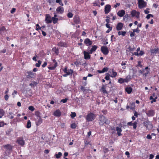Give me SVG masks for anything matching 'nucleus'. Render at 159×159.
I'll return each instance as SVG.
<instances>
[{
  "instance_id": "ddd939ff",
  "label": "nucleus",
  "mask_w": 159,
  "mask_h": 159,
  "mask_svg": "<svg viewBox=\"0 0 159 159\" xmlns=\"http://www.w3.org/2000/svg\"><path fill=\"white\" fill-rule=\"evenodd\" d=\"M45 21L47 24L50 23L52 22V18L50 15L48 14L46 15Z\"/></svg>"
},
{
  "instance_id": "5fc2aeb1",
  "label": "nucleus",
  "mask_w": 159,
  "mask_h": 159,
  "mask_svg": "<svg viewBox=\"0 0 159 159\" xmlns=\"http://www.w3.org/2000/svg\"><path fill=\"white\" fill-rule=\"evenodd\" d=\"M36 30H40L41 31H42V30H41V27L39 26V25L38 24H37L36 25Z\"/></svg>"
},
{
  "instance_id": "2eb2a0df",
  "label": "nucleus",
  "mask_w": 159,
  "mask_h": 159,
  "mask_svg": "<svg viewBox=\"0 0 159 159\" xmlns=\"http://www.w3.org/2000/svg\"><path fill=\"white\" fill-rule=\"evenodd\" d=\"M53 62L54 63V66H51L48 67V68L50 70H54L57 66V63L55 59L52 60Z\"/></svg>"
},
{
  "instance_id": "bb28decb",
  "label": "nucleus",
  "mask_w": 159,
  "mask_h": 159,
  "mask_svg": "<svg viewBox=\"0 0 159 159\" xmlns=\"http://www.w3.org/2000/svg\"><path fill=\"white\" fill-rule=\"evenodd\" d=\"M108 68L106 67H105L103 68V69H102V70H98L97 71L99 73H104L105 72H107L108 71Z\"/></svg>"
},
{
  "instance_id": "7ed1b4c3",
  "label": "nucleus",
  "mask_w": 159,
  "mask_h": 159,
  "mask_svg": "<svg viewBox=\"0 0 159 159\" xmlns=\"http://www.w3.org/2000/svg\"><path fill=\"white\" fill-rule=\"evenodd\" d=\"M95 115L93 113L90 112L87 115L86 120L88 121H92L95 119Z\"/></svg>"
},
{
  "instance_id": "052dcab7",
  "label": "nucleus",
  "mask_w": 159,
  "mask_h": 159,
  "mask_svg": "<svg viewBox=\"0 0 159 159\" xmlns=\"http://www.w3.org/2000/svg\"><path fill=\"white\" fill-rule=\"evenodd\" d=\"M128 51L129 52H132L134 51V48H131L130 46H129L127 48Z\"/></svg>"
},
{
  "instance_id": "dca6fc26",
  "label": "nucleus",
  "mask_w": 159,
  "mask_h": 159,
  "mask_svg": "<svg viewBox=\"0 0 159 159\" xmlns=\"http://www.w3.org/2000/svg\"><path fill=\"white\" fill-rule=\"evenodd\" d=\"M57 45L61 47H65L67 46V44L66 42L61 41L58 42Z\"/></svg>"
},
{
  "instance_id": "774afa93",
  "label": "nucleus",
  "mask_w": 159,
  "mask_h": 159,
  "mask_svg": "<svg viewBox=\"0 0 159 159\" xmlns=\"http://www.w3.org/2000/svg\"><path fill=\"white\" fill-rule=\"evenodd\" d=\"M135 32H134L133 31V32H131L130 33V36L131 37H133L135 35Z\"/></svg>"
},
{
  "instance_id": "e2e57ef3",
  "label": "nucleus",
  "mask_w": 159,
  "mask_h": 159,
  "mask_svg": "<svg viewBox=\"0 0 159 159\" xmlns=\"http://www.w3.org/2000/svg\"><path fill=\"white\" fill-rule=\"evenodd\" d=\"M81 63V62L80 61H76L74 62V64L76 66H78Z\"/></svg>"
},
{
  "instance_id": "c756f323",
  "label": "nucleus",
  "mask_w": 159,
  "mask_h": 159,
  "mask_svg": "<svg viewBox=\"0 0 159 159\" xmlns=\"http://www.w3.org/2000/svg\"><path fill=\"white\" fill-rule=\"evenodd\" d=\"M116 130L117 131V134L119 136H120L122 135L121 132L122 131V129L121 128L117 127H116Z\"/></svg>"
},
{
  "instance_id": "ea45409f",
  "label": "nucleus",
  "mask_w": 159,
  "mask_h": 159,
  "mask_svg": "<svg viewBox=\"0 0 159 159\" xmlns=\"http://www.w3.org/2000/svg\"><path fill=\"white\" fill-rule=\"evenodd\" d=\"M37 84V82L35 81H33L32 83L30 84V85L31 87H34V86H36Z\"/></svg>"
},
{
  "instance_id": "cd10ccee",
  "label": "nucleus",
  "mask_w": 159,
  "mask_h": 159,
  "mask_svg": "<svg viewBox=\"0 0 159 159\" xmlns=\"http://www.w3.org/2000/svg\"><path fill=\"white\" fill-rule=\"evenodd\" d=\"M125 91L128 94H130L132 91V89L130 87H127L125 89Z\"/></svg>"
},
{
  "instance_id": "a878e982",
  "label": "nucleus",
  "mask_w": 159,
  "mask_h": 159,
  "mask_svg": "<svg viewBox=\"0 0 159 159\" xmlns=\"http://www.w3.org/2000/svg\"><path fill=\"white\" fill-rule=\"evenodd\" d=\"M61 112L60 111L59 109H58L57 110L54 112L53 114L55 116L59 117L61 116Z\"/></svg>"
},
{
  "instance_id": "c03bdc74",
  "label": "nucleus",
  "mask_w": 159,
  "mask_h": 159,
  "mask_svg": "<svg viewBox=\"0 0 159 159\" xmlns=\"http://www.w3.org/2000/svg\"><path fill=\"white\" fill-rule=\"evenodd\" d=\"M38 63H36L35 64V66L37 67H39L41 63V61L40 60L38 61Z\"/></svg>"
},
{
  "instance_id": "0eeeda50",
  "label": "nucleus",
  "mask_w": 159,
  "mask_h": 159,
  "mask_svg": "<svg viewBox=\"0 0 159 159\" xmlns=\"http://www.w3.org/2000/svg\"><path fill=\"white\" fill-rule=\"evenodd\" d=\"M27 75H26L27 78H34L36 76V74L34 73L32 71H29L27 72Z\"/></svg>"
},
{
  "instance_id": "37998d69",
  "label": "nucleus",
  "mask_w": 159,
  "mask_h": 159,
  "mask_svg": "<svg viewBox=\"0 0 159 159\" xmlns=\"http://www.w3.org/2000/svg\"><path fill=\"white\" fill-rule=\"evenodd\" d=\"M137 121H134L132 124V125L133 126V128L134 129H136L137 127Z\"/></svg>"
},
{
  "instance_id": "c85d7f7f",
  "label": "nucleus",
  "mask_w": 159,
  "mask_h": 159,
  "mask_svg": "<svg viewBox=\"0 0 159 159\" xmlns=\"http://www.w3.org/2000/svg\"><path fill=\"white\" fill-rule=\"evenodd\" d=\"M52 51L54 52V54H56L57 55H58L59 54V49L58 48H57L56 47H54L52 48Z\"/></svg>"
},
{
  "instance_id": "423d86ee",
  "label": "nucleus",
  "mask_w": 159,
  "mask_h": 159,
  "mask_svg": "<svg viewBox=\"0 0 159 159\" xmlns=\"http://www.w3.org/2000/svg\"><path fill=\"white\" fill-rule=\"evenodd\" d=\"M16 142L21 146H24L25 144V141L22 137H19L16 141Z\"/></svg>"
},
{
  "instance_id": "6e6552de",
  "label": "nucleus",
  "mask_w": 159,
  "mask_h": 159,
  "mask_svg": "<svg viewBox=\"0 0 159 159\" xmlns=\"http://www.w3.org/2000/svg\"><path fill=\"white\" fill-rule=\"evenodd\" d=\"M83 54L84 55V59L87 60L89 59L90 58L91 54L89 53V51L88 52L85 51H84L83 52Z\"/></svg>"
},
{
  "instance_id": "13d9d810",
  "label": "nucleus",
  "mask_w": 159,
  "mask_h": 159,
  "mask_svg": "<svg viewBox=\"0 0 159 159\" xmlns=\"http://www.w3.org/2000/svg\"><path fill=\"white\" fill-rule=\"evenodd\" d=\"M133 31L134 32H137V33H139L140 31V30L139 29V28L137 27L136 29H134L133 30Z\"/></svg>"
},
{
  "instance_id": "f03ea898",
  "label": "nucleus",
  "mask_w": 159,
  "mask_h": 159,
  "mask_svg": "<svg viewBox=\"0 0 159 159\" xmlns=\"http://www.w3.org/2000/svg\"><path fill=\"white\" fill-rule=\"evenodd\" d=\"M62 70L65 74L63 75V76L64 77H66L68 75H72L73 73V75L75 74L76 75V73L74 72L73 70L70 69H68L67 66H65V68L62 69Z\"/></svg>"
},
{
  "instance_id": "de8ad7c7",
  "label": "nucleus",
  "mask_w": 159,
  "mask_h": 159,
  "mask_svg": "<svg viewBox=\"0 0 159 159\" xmlns=\"http://www.w3.org/2000/svg\"><path fill=\"white\" fill-rule=\"evenodd\" d=\"M35 115L38 117H41L40 116V112L38 111H35Z\"/></svg>"
},
{
  "instance_id": "8fccbe9b",
  "label": "nucleus",
  "mask_w": 159,
  "mask_h": 159,
  "mask_svg": "<svg viewBox=\"0 0 159 159\" xmlns=\"http://www.w3.org/2000/svg\"><path fill=\"white\" fill-rule=\"evenodd\" d=\"M145 71V70L144 69H143L141 70H140L139 72V73L143 74H143L144 73Z\"/></svg>"
},
{
  "instance_id": "79ce46f5",
  "label": "nucleus",
  "mask_w": 159,
  "mask_h": 159,
  "mask_svg": "<svg viewBox=\"0 0 159 159\" xmlns=\"http://www.w3.org/2000/svg\"><path fill=\"white\" fill-rule=\"evenodd\" d=\"M150 73V70H146L145 71L144 73L143 74V76H144L145 77L147 76H148V75Z\"/></svg>"
},
{
  "instance_id": "c9c22d12",
  "label": "nucleus",
  "mask_w": 159,
  "mask_h": 159,
  "mask_svg": "<svg viewBox=\"0 0 159 159\" xmlns=\"http://www.w3.org/2000/svg\"><path fill=\"white\" fill-rule=\"evenodd\" d=\"M107 28H108V29L106 31V33H109L112 30V27L111 26H108L107 25V26H106Z\"/></svg>"
},
{
  "instance_id": "603ef678",
  "label": "nucleus",
  "mask_w": 159,
  "mask_h": 159,
  "mask_svg": "<svg viewBox=\"0 0 159 159\" xmlns=\"http://www.w3.org/2000/svg\"><path fill=\"white\" fill-rule=\"evenodd\" d=\"M73 14L71 12H69L68 13L67 16L68 18H71L73 17Z\"/></svg>"
},
{
  "instance_id": "aec40b11",
  "label": "nucleus",
  "mask_w": 159,
  "mask_h": 159,
  "mask_svg": "<svg viewBox=\"0 0 159 159\" xmlns=\"http://www.w3.org/2000/svg\"><path fill=\"white\" fill-rule=\"evenodd\" d=\"M3 147L6 148V149L9 151H12L13 149V146L10 144H7V145H4Z\"/></svg>"
},
{
  "instance_id": "0e129e2a",
  "label": "nucleus",
  "mask_w": 159,
  "mask_h": 159,
  "mask_svg": "<svg viewBox=\"0 0 159 159\" xmlns=\"http://www.w3.org/2000/svg\"><path fill=\"white\" fill-rule=\"evenodd\" d=\"M141 61H138V64L137 65V66H139L141 68H142L143 67V65L141 64Z\"/></svg>"
},
{
  "instance_id": "6e6d98bb",
  "label": "nucleus",
  "mask_w": 159,
  "mask_h": 159,
  "mask_svg": "<svg viewBox=\"0 0 159 159\" xmlns=\"http://www.w3.org/2000/svg\"><path fill=\"white\" fill-rule=\"evenodd\" d=\"M28 109L31 111H33L34 110V108L33 106H30L29 107Z\"/></svg>"
},
{
  "instance_id": "4468645a",
  "label": "nucleus",
  "mask_w": 159,
  "mask_h": 159,
  "mask_svg": "<svg viewBox=\"0 0 159 159\" xmlns=\"http://www.w3.org/2000/svg\"><path fill=\"white\" fill-rule=\"evenodd\" d=\"M143 124L146 127V129H149L152 128V125L149 121L144 122Z\"/></svg>"
},
{
  "instance_id": "a18cd8bd",
  "label": "nucleus",
  "mask_w": 159,
  "mask_h": 159,
  "mask_svg": "<svg viewBox=\"0 0 159 159\" xmlns=\"http://www.w3.org/2000/svg\"><path fill=\"white\" fill-rule=\"evenodd\" d=\"M56 2L57 3H59V5H61V6H63V4L61 0H56Z\"/></svg>"
},
{
  "instance_id": "393cba45",
  "label": "nucleus",
  "mask_w": 159,
  "mask_h": 159,
  "mask_svg": "<svg viewBox=\"0 0 159 159\" xmlns=\"http://www.w3.org/2000/svg\"><path fill=\"white\" fill-rule=\"evenodd\" d=\"M38 120L36 121V124L37 126H38L40 125L43 122V120L41 117H38V118H37Z\"/></svg>"
},
{
  "instance_id": "f8f14e48",
  "label": "nucleus",
  "mask_w": 159,
  "mask_h": 159,
  "mask_svg": "<svg viewBox=\"0 0 159 159\" xmlns=\"http://www.w3.org/2000/svg\"><path fill=\"white\" fill-rule=\"evenodd\" d=\"M146 114L149 117H151L153 116L155 114V111L153 110H150L146 112Z\"/></svg>"
},
{
  "instance_id": "7c9ffc66",
  "label": "nucleus",
  "mask_w": 159,
  "mask_h": 159,
  "mask_svg": "<svg viewBox=\"0 0 159 159\" xmlns=\"http://www.w3.org/2000/svg\"><path fill=\"white\" fill-rule=\"evenodd\" d=\"M130 80L131 76L129 75H128L125 79H124V81L125 83H128V82Z\"/></svg>"
},
{
  "instance_id": "f257e3e1",
  "label": "nucleus",
  "mask_w": 159,
  "mask_h": 159,
  "mask_svg": "<svg viewBox=\"0 0 159 159\" xmlns=\"http://www.w3.org/2000/svg\"><path fill=\"white\" fill-rule=\"evenodd\" d=\"M99 123L100 126H103L105 124L108 125L110 122V120H108L105 116L102 115L99 116Z\"/></svg>"
},
{
  "instance_id": "49530a36",
  "label": "nucleus",
  "mask_w": 159,
  "mask_h": 159,
  "mask_svg": "<svg viewBox=\"0 0 159 159\" xmlns=\"http://www.w3.org/2000/svg\"><path fill=\"white\" fill-rule=\"evenodd\" d=\"M76 125L75 123H73L70 125V127L72 129H75L76 128Z\"/></svg>"
},
{
  "instance_id": "6ab92c4d",
  "label": "nucleus",
  "mask_w": 159,
  "mask_h": 159,
  "mask_svg": "<svg viewBox=\"0 0 159 159\" xmlns=\"http://www.w3.org/2000/svg\"><path fill=\"white\" fill-rule=\"evenodd\" d=\"M131 16L133 17L136 16L137 17L138 16H139V13L138 12H137L136 10H132L131 12Z\"/></svg>"
},
{
  "instance_id": "2f4dec72",
  "label": "nucleus",
  "mask_w": 159,
  "mask_h": 159,
  "mask_svg": "<svg viewBox=\"0 0 159 159\" xmlns=\"http://www.w3.org/2000/svg\"><path fill=\"white\" fill-rule=\"evenodd\" d=\"M157 98V97L156 96L154 98H153V96H150L149 98L150 100H152L150 102L151 103H153V102H156V99Z\"/></svg>"
},
{
  "instance_id": "3c124183",
  "label": "nucleus",
  "mask_w": 159,
  "mask_h": 159,
  "mask_svg": "<svg viewBox=\"0 0 159 159\" xmlns=\"http://www.w3.org/2000/svg\"><path fill=\"white\" fill-rule=\"evenodd\" d=\"M106 21L107 22V24H106V26H107V25H108V26H110V25L109 23L110 22V19H106Z\"/></svg>"
},
{
  "instance_id": "5701e85b",
  "label": "nucleus",
  "mask_w": 159,
  "mask_h": 159,
  "mask_svg": "<svg viewBox=\"0 0 159 159\" xmlns=\"http://www.w3.org/2000/svg\"><path fill=\"white\" fill-rule=\"evenodd\" d=\"M111 71L112 72L111 75H110V76L112 78H115L116 76L117 75V72L115 71L114 70V69H112L111 70Z\"/></svg>"
},
{
  "instance_id": "bf43d9fd",
  "label": "nucleus",
  "mask_w": 159,
  "mask_h": 159,
  "mask_svg": "<svg viewBox=\"0 0 159 159\" xmlns=\"http://www.w3.org/2000/svg\"><path fill=\"white\" fill-rule=\"evenodd\" d=\"M7 51V49L5 48L0 51V53H4Z\"/></svg>"
},
{
  "instance_id": "f3484780",
  "label": "nucleus",
  "mask_w": 159,
  "mask_h": 159,
  "mask_svg": "<svg viewBox=\"0 0 159 159\" xmlns=\"http://www.w3.org/2000/svg\"><path fill=\"white\" fill-rule=\"evenodd\" d=\"M123 27V25L122 23L121 22L118 23L116 27V30L118 31L121 30Z\"/></svg>"
},
{
  "instance_id": "4d7b16f0",
  "label": "nucleus",
  "mask_w": 159,
  "mask_h": 159,
  "mask_svg": "<svg viewBox=\"0 0 159 159\" xmlns=\"http://www.w3.org/2000/svg\"><path fill=\"white\" fill-rule=\"evenodd\" d=\"M111 41H115L116 38L114 37V35H112L111 36Z\"/></svg>"
},
{
  "instance_id": "9b49d317",
  "label": "nucleus",
  "mask_w": 159,
  "mask_h": 159,
  "mask_svg": "<svg viewBox=\"0 0 159 159\" xmlns=\"http://www.w3.org/2000/svg\"><path fill=\"white\" fill-rule=\"evenodd\" d=\"M84 43L87 46H89L92 44L93 42L89 39L87 38L84 40Z\"/></svg>"
},
{
  "instance_id": "20e7f679",
  "label": "nucleus",
  "mask_w": 159,
  "mask_h": 159,
  "mask_svg": "<svg viewBox=\"0 0 159 159\" xmlns=\"http://www.w3.org/2000/svg\"><path fill=\"white\" fill-rule=\"evenodd\" d=\"M138 6L139 9H142L146 7L147 6V3L144 0H138Z\"/></svg>"
},
{
  "instance_id": "473e14b6",
  "label": "nucleus",
  "mask_w": 159,
  "mask_h": 159,
  "mask_svg": "<svg viewBox=\"0 0 159 159\" xmlns=\"http://www.w3.org/2000/svg\"><path fill=\"white\" fill-rule=\"evenodd\" d=\"M158 51V49L157 48L154 49H151L150 52L152 54H156Z\"/></svg>"
},
{
  "instance_id": "a211bd4d",
  "label": "nucleus",
  "mask_w": 159,
  "mask_h": 159,
  "mask_svg": "<svg viewBox=\"0 0 159 159\" xmlns=\"http://www.w3.org/2000/svg\"><path fill=\"white\" fill-rule=\"evenodd\" d=\"M107 84L106 85H103L102 86V87H101L100 91H102L103 94H107L108 93V92L106 90V86H107Z\"/></svg>"
},
{
  "instance_id": "9d476101",
  "label": "nucleus",
  "mask_w": 159,
  "mask_h": 159,
  "mask_svg": "<svg viewBox=\"0 0 159 159\" xmlns=\"http://www.w3.org/2000/svg\"><path fill=\"white\" fill-rule=\"evenodd\" d=\"M57 13L61 14L64 11V9L63 7L61 6L58 7L56 9Z\"/></svg>"
},
{
  "instance_id": "a19ab883",
  "label": "nucleus",
  "mask_w": 159,
  "mask_h": 159,
  "mask_svg": "<svg viewBox=\"0 0 159 159\" xmlns=\"http://www.w3.org/2000/svg\"><path fill=\"white\" fill-rule=\"evenodd\" d=\"M58 20V18H52V20L53 23L54 24L56 23L57 22Z\"/></svg>"
},
{
  "instance_id": "4be33fe9",
  "label": "nucleus",
  "mask_w": 159,
  "mask_h": 159,
  "mask_svg": "<svg viewBox=\"0 0 159 159\" xmlns=\"http://www.w3.org/2000/svg\"><path fill=\"white\" fill-rule=\"evenodd\" d=\"M125 14V11L124 10H120L117 12V15L120 17L123 16Z\"/></svg>"
},
{
  "instance_id": "b1692460",
  "label": "nucleus",
  "mask_w": 159,
  "mask_h": 159,
  "mask_svg": "<svg viewBox=\"0 0 159 159\" xmlns=\"http://www.w3.org/2000/svg\"><path fill=\"white\" fill-rule=\"evenodd\" d=\"M98 48V46L96 45H94L92 46L91 49L89 51V53L92 54L93 52H95Z\"/></svg>"
},
{
  "instance_id": "69168bd1",
  "label": "nucleus",
  "mask_w": 159,
  "mask_h": 159,
  "mask_svg": "<svg viewBox=\"0 0 159 159\" xmlns=\"http://www.w3.org/2000/svg\"><path fill=\"white\" fill-rule=\"evenodd\" d=\"M4 125H6V123L4 124V122L3 121L0 122V127H3Z\"/></svg>"
},
{
  "instance_id": "4c0bfd02",
  "label": "nucleus",
  "mask_w": 159,
  "mask_h": 159,
  "mask_svg": "<svg viewBox=\"0 0 159 159\" xmlns=\"http://www.w3.org/2000/svg\"><path fill=\"white\" fill-rule=\"evenodd\" d=\"M61 156L62 153L61 152H59L58 154H55L56 157L57 159L60 158Z\"/></svg>"
},
{
  "instance_id": "72a5a7b5",
  "label": "nucleus",
  "mask_w": 159,
  "mask_h": 159,
  "mask_svg": "<svg viewBox=\"0 0 159 159\" xmlns=\"http://www.w3.org/2000/svg\"><path fill=\"white\" fill-rule=\"evenodd\" d=\"M118 34L119 36L121 35L123 36H125L126 34V32L125 31H119L118 32Z\"/></svg>"
},
{
  "instance_id": "680f3d73",
  "label": "nucleus",
  "mask_w": 159,
  "mask_h": 159,
  "mask_svg": "<svg viewBox=\"0 0 159 159\" xmlns=\"http://www.w3.org/2000/svg\"><path fill=\"white\" fill-rule=\"evenodd\" d=\"M151 17H153V16L151 14H148V15L146 16V18L148 19H149Z\"/></svg>"
},
{
  "instance_id": "09e8293b",
  "label": "nucleus",
  "mask_w": 159,
  "mask_h": 159,
  "mask_svg": "<svg viewBox=\"0 0 159 159\" xmlns=\"http://www.w3.org/2000/svg\"><path fill=\"white\" fill-rule=\"evenodd\" d=\"M6 30V28L4 26H2L0 29V34H2V32Z\"/></svg>"
},
{
  "instance_id": "e433bc0d",
  "label": "nucleus",
  "mask_w": 159,
  "mask_h": 159,
  "mask_svg": "<svg viewBox=\"0 0 159 159\" xmlns=\"http://www.w3.org/2000/svg\"><path fill=\"white\" fill-rule=\"evenodd\" d=\"M31 122L30 121V120H28L27 123L26 127L28 129L30 128L31 127Z\"/></svg>"
},
{
  "instance_id": "39448f33",
  "label": "nucleus",
  "mask_w": 159,
  "mask_h": 159,
  "mask_svg": "<svg viewBox=\"0 0 159 159\" xmlns=\"http://www.w3.org/2000/svg\"><path fill=\"white\" fill-rule=\"evenodd\" d=\"M101 51L105 55H107L109 52L108 48L106 46L101 47Z\"/></svg>"
},
{
  "instance_id": "f704fd0d",
  "label": "nucleus",
  "mask_w": 159,
  "mask_h": 159,
  "mask_svg": "<svg viewBox=\"0 0 159 159\" xmlns=\"http://www.w3.org/2000/svg\"><path fill=\"white\" fill-rule=\"evenodd\" d=\"M5 112L3 109L0 108V118H1L4 115Z\"/></svg>"
},
{
  "instance_id": "338daca9",
  "label": "nucleus",
  "mask_w": 159,
  "mask_h": 159,
  "mask_svg": "<svg viewBox=\"0 0 159 159\" xmlns=\"http://www.w3.org/2000/svg\"><path fill=\"white\" fill-rule=\"evenodd\" d=\"M150 10V9L149 8H147L146 10H144V12L146 14H148L149 13V11H148Z\"/></svg>"
},
{
  "instance_id": "1a4fd4ad",
  "label": "nucleus",
  "mask_w": 159,
  "mask_h": 159,
  "mask_svg": "<svg viewBox=\"0 0 159 159\" xmlns=\"http://www.w3.org/2000/svg\"><path fill=\"white\" fill-rule=\"evenodd\" d=\"M111 10V6L109 4H107L105 6L104 8V12L106 14L108 13Z\"/></svg>"
},
{
  "instance_id": "58836bf2",
  "label": "nucleus",
  "mask_w": 159,
  "mask_h": 159,
  "mask_svg": "<svg viewBox=\"0 0 159 159\" xmlns=\"http://www.w3.org/2000/svg\"><path fill=\"white\" fill-rule=\"evenodd\" d=\"M118 82L120 84H122L124 83V79L120 78L118 80Z\"/></svg>"
},
{
  "instance_id": "412c9836",
  "label": "nucleus",
  "mask_w": 159,
  "mask_h": 159,
  "mask_svg": "<svg viewBox=\"0 0 159 159\" xmlns=\"http://www.w3.org/2000/svg\"><path fill=\"white\" fill-rule=\"evenodd\" d=\"M74 22L76 24H79L80 23V19L78 16H75L74 18Z\"/></svg>"
},
{
  "instance_id": "864d4df0",
  "label": "nucleus",
  "mask_w": 159,
  "mask_h": 159,
  "mask_svg": "<svg viewBox=\"0 0 159 159\" xmlns=\"http://www.w3.org/2000/svg\"><path fill=\"white\" fill-rule=\"evenodd\" d=\"M76 116V114L75 112H71V114L70 115V116L72 118H73L74 117Z\"/></svg>"
}]
</instances>
